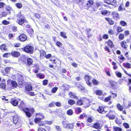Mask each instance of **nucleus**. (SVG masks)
Instances as JSON below:
<instances>
[{"label":"nucleus","instance_id":"obj_1","mask_svg":"<svg viewBox=\"0 0 131 131\" xmlns=\"http://www.w3.org/2000/svg\"><path fill=\"white\" fill-rule=\"evenodd\" d=\"M22 49L23 51L27 53H31L33 52L34 48L31 46L27 45L22 48Z\"/></svg>","mask_w":131,"mask_h":131},{"label":"nucleus","instance_id":"obj_2","mask_svg":"<svg viewBox=\"0 0 131 131\" xmlns=\"http://www.w3.org/2000/svg\"><path fill=\"white\" fill-rule=\"evenodd\" d=\"M90 102V100L86 99V97H84L83 99V104L85 105L86 107H88L89 106Z\"/></svg>","mask_w":131,"mask_h":131},{"label":"nucleus","instance_id":"obj_3","mask_svg":"<svg viewBox=\"0 0 131 131\" xmlns=\"http://www.w3.org/2000/svg\"><path fill=\"white\" fill-rule=\"evenodd\" d=\"M84 78L87 84L90 86H91L92 84L89 82L91 79V77L89 75H86L85 76Z\"/></svg>","mask_w":131,"mask_h":131},{"label":"nucleus","instance_id":"obj_4","mask_svg":"<svg viewBox=\"0 0 131 131\" xmlns=\"http://www.w3.org/2000/svg\"><path fill=\"white\" fill-rule=\"evenodd\" d=\"M110 84L111 85L113 89H115L116 88L117 86V83L115 81H112V80H109V81Z\"/></svg>","mask_w":131,"mask_h":131},{"label":"nucleus","instance_id":"obj_5","mask_svg":"<svg viewBox=\"0 0 131 131\" xmlns=\"http://www.w3.org/2000/svg\"><path fill=\"white\" fill-rule=\"evenodd\" d=\"M23 110L26 113V116L28 117L31 116V114L29 112V109L28 108H24L23 109Z\"/></svg>","mask_w":131,"mask_h":131},{"label":"nucleus","instance_id":"obj_6","mask_svg":"<svg viewBox=\"0 0 131 131\" xmlns=\"http://www.w3.org/2000/svg\"><path fill=\"white\" fill-rule=\"evenodd\" d=\"M18 83L20 85H22L24 81L23 76L21 75H18Z\"/></svg>","mask_w":131,"mask_h":131},{"label":"nucleus","instance_id":"obj_7","mask_svg":"<svg viewBox=\"0 0 131 131\" xmlns=\"http://www.w3.org/2000/svg\"><path fill=\"white\" fill-rule=\"evenodd\" d=\"M27 38V36L24 34H21L19 36V40L22 41H25Z\"/></svg>","mask_w":131,"mask_h":131},{"label":"nucleus","instance_id":"obj_8","mask_svg":"<svg viewBox=\"0 0 131 131\" xmlns=\"http://www.w3.org/2000/svg\"><path fill=\"white\" fill-rule=\"evenodd\" d=\"M97 111L100 113L102 114H104L107 112L105 110V109L102 106H100L99 107V108L97 109Z\"/></svg>","mask_w":131,"mask_h":131},{"label":"nucleus","instance_id":"obj_9","mask_svg":"<svg viewBox=\"0 0 131 131\" xmlns=\"http://www.w3.org/2000/svg\"><path fill=\"white\" fill-rule=\"evenodd\" d=\"M107 43L108 46L111 48H112L114 46L112 41L110 39L108 40L107 41L105 42V43Z\"/></svg>","mask_w":131,"mask_h":131},{"label":"nucleus","instance_id":"obj_10","mask_svg":"<svg viewBox=\"0 0 131 131\" xmlns=\"http://www.w3.org/2000/svg\"><path fill=\"white\" fill-rule=\"evenodd\" d=\"M11 54L12 56L15 57H18L19 56L20 53L19 52L17 51H13L11 53Z\"/></svg>","mask_w":131,"mask_h":131},{"label":"nucleus","instance_id":"obj_11","mask_svg":"<svg viewBox=\"0 0 131 131\" xmlns=\"http://www.w3.org/2000/svg\"><path fill=\"white\" fill-rule=\"evenodd\" d=\"M112 14L113 16V17L114 19H117L119 18V15L117 13L115 12H114L112 13Z\"/></svg>","mask_w":131,"mask_h":131},{"label":"nucleus","instance_id":"obj_12","mask_svg":"<svg viewBox=\"0 0 131 131\" xmlns=\"http://www.w3.org/2000/svg\"><path fill=\"white\" fill-rule=\"evenodd\" d=\"M69 95L71 98L76 100H77L78 99V97L76 96V94L73 93L71 92L70 93H69Z\"/></svg>","mask_w":131,"mask_h":131},{"label":"nucleus","instance_id":"obj_13","mask_svg":"<svg viewBox=\"0 0 131 131\" xmlns=\"http://www.w3.org/2000/svg\"><path fill=\"white\" fill-rule=\"evenodd\" d=\"M13 121L14 123L16 124L18 122L19 118L17 115H14L13 117Z\"/></svg>","mask_w":131,"mask_h":131},{"label":"nucleus","instance_id":"obj_14","mask_svg":"<svg viewBox=\"0 0 131 131\" xmlns=\"http://www.w3.org/2000/svg\"><path fill=\"white\" fill-rule=\"evenodd\" d=\"M62 124L63 125V127L64 128H69V124H68V122L66 121H64L63 122Z\"/></svg>","mask_w":131,"mask_h":131},{"label":"nucleus","instance_id":"obj_15","mask_svg":"<svg viewBox=\"0 0 131 131\" xmlns=\"http://www.w3.org/2000/svg\"><path fill=\"white\" fill-rule=\"evenodd\" d=\"M121 45L122 47L124 49H126L128 46L126 42L124 41H122L121 43Z\"/></svg>","mask_w":131,"mask_h":131},{"label":"nucleus","instance_id":"obj_16","mask_svg":"<svg viewBox=\"0 0 131 131\" xmlns=\"http://www.w3.org/2000/svg\"><path fill=\"white\" fill-rule=\"evenodd\" d=\"M44 117L42 115L40 117H37L35 118V119L34 121L36 123H38L40 122V120L41 119L43 118Z\"/></svg>","mask_w":131,"mask_h":131},{"label":"nucleus","instance_id":"obj_17","mask_svg":"<svg viewBox=\"0 0 131 131\" xmlns=\"http://www.w3.org/2000/svg\"><path fill=\"white\" fill-rule=\"evenodd\" d=\"M18 103L17 100L15 99L12 100L10 101V103L14 106L17 105Z\"/></svg>","mask_w":131,"mask_h":131},{"label":"nucleus","instance_id":"obj_18","mask_svg":"<svg viewBox=\"0 0 131 131\" xmlns=\"http://www.w3.org/2000/svg\"><path fill=\"white\" fill-rule=\"evenodd\" d=\"M106 116L108 117L110 119H114L115 117V116L114 115H110L109 113H108Z\"/></svg>","mask_w":131,"mask_h":131},{"label":"nucleus","instance_id":"obj_19","mask_svg":"<svg viewBox=\"0 0 131 131\" xmlns=\"http://www.w3.org/2000/svg\"><path fill=\"white\" fill-rule=\"evenodd\" d=\"M32 86L30 84L27 85L26 86V90L27 91H29L31 90L32 89Z\"/></svg>","mask_w":131,"mask_h":131},{"label":"nucleus","instance_id":"obj_20","mask_svg":"<svg viewBox=\"0 0 131 131\" xmlns=\"http://www.w3.org/2000/svg\"><path fill=\"white\" fill-rule=\"evenodd\" d=\"M25 22H27L26 21L24 18H21L19 20L18 23L20 25H22Z\"/></svg>","mask_w":131,"mask_h":131},{"label":"nucleus","instance_id":"obj_21","mask_svg":"<svg viewBox=\"0 0 131 131\" xmlns=\"http://www.w3.org/2000/svg\"><path fill=\"white\" fill-rule=\"evenodd\" d=\"M32 60L30 58H29L27 59V63H26L27 65H30L32 64Z\"/></svg>","mask_w":131,"mask_h":131},{"label":"nucleus","instance_id":"obj_22","mask_svg":"<svg viewBox=\"0 0 131 131\" xmlns=\"http://www.w3.org/2000/svg\"><path fill=\"white\" fill-rule=\"evenodd\" d=\"M0 49L2 51L6 50L7 49V47L5 44H3L1 46Z\"/></svg>","mask_w":131,"mask_h":131},{"label":"nucleus","instance_id":"obj_23","mask_svg":"<svg viewBox=\"0 0 131 131\" xmlns=\"http://www.w3.org/2000/svg\"><path fill=\"white\" fill-rule=\"evenodd\" d=\"M105 19L111 25H112L114 23V21L110 19L109 18H106Z\"/></svg>","mask_w":131,"mask_h":131},{"label":"nucleus","instance_id":"obj_24","mask_svg":"<svg viewBox=\"0 0 131 131\" xmlns=\"http://www.w3.org/2000/svg\"><path fill=\"white\" fill-rule=\"evenodd\" d=\"M11 83L12 84V86L14 88L16 87L17 85V82L15 81H11Z\"/></svg>","mask_w":131,"mask_h":131},{"label":"nucleus","instance_id":"obj_25","mask_svg":"<svg viewBox=\"0 0 131 131\" xmlns=\"http://www.w3.org/2000/svg\"><path fill=\"white\" fill-rule=\"evenodd\" d=\"M93 127L96 129L99 128H100V124L98 123H95L93 125Z\"/></svg>","mask_w":131,"mask_h":131},{"label":"nucleus","instance_id":"obj_26","mask_svg":"<svg viewBox=\"0 0 131 131\" xmlns=\"http://www.w3.org/2000/svg\"><path fill=\"white\" fill-rule=\"evenodd\" d=\"M117 107L118 109L121 111H122L123 108V107L119 104H118L117 105Z\"/></svg>","mask_w":131,"mask_h":131},{"label":"nucleus","instance_id":"obj_27","mask_svg":"<svg viewBox=\"0 0 131 131\" xmlns=\"http://www.w3.org/2000/svg\"><path fill=\"white\" fill-rule=\"evenodd\" d=\"M75 103V101L72 99H70L68 100V103L71 105L74 104Z\"/></svg>","mask_w":131,"mask_h":131},{"label":"nucleus","instance_id":"obj_28","mask_svg":"<svg viewBox=\"0 0 131 131\" xmlns=\"http://www.w3.org/2000/svg\"><path fill=\"white\" fill-rule=\"evenodd\" d=\"M124 66L125 67L128 68H131V64L128 63H124Z\"/></svg>","mask_w":131,"mask_h":131},{"label":"nucleus","instance_id":"obj_29","mask_svg":"<svg viewBox=\"0 0 131 131\" xmlns=\"http://www.w3.org/2000/svg\"><path fill=\"white\" fill-rule=\"evenodd\" d=\"M96 93L97 95L100 96L102 95L103 92L101 90H97L96 91Z\"/></svg>","mask_w":131,"mask_h":131},{"label":"nucleus","instance_id":"obj_30","mask_svg":"<svg viewBox=\"0 0 131 131\" xmlns=\"http://www.w3.org/2000/svg\"><path fill=\"white\" fill-rule=\"evenodd\" d=\"M0 87L2 89H5L6 88V85L3 83H1L0 84Z\"/></svg>","mask_w":131,"mask_h":131},{"label":"nucleus","instance_id":"obj_31","mask_svg":"<svg viewBox=\"0 0 131 131\" xmlns=\"http://www.w3.org/2000/svg\"><path fill=\"white\" fill-rule=\"evenodd\" d=\"M36 76L37 77H38L40 79L44 78L45 77L44 75L40 73L37 74H36Z\"/></svg>","mask_w":131,"mask_h":131},{"label":"nucleus","instance_id":"obj_32","mask_svg":"<svg viewBox=\"0 0 131 131\" xmlns=\"http://www.w3.org/2000/svg\"><path fill=\"white\" fill-rule=\"evenodd\" d=\"M66 33L64 32H61L60 33V35L63 37L64 38H66L67 37L66 35Z\"/></svg>","mask_w":131,"mask_h":131},{"label":"nucleus","instance_id":"obj_33","mask_svg":"<svg viewBox=\"0 0 131 131\" xmlns=\"http://www.w3.org/2000/svg\"><path fill=\"white\" fill-rule=\"evenodd\" d=\"M108 4H109L113 5L116 2L115 0H110V1H108Z\"/></svg>","mask_w":131,"mask_h":131},{"label":"nucleus","instance_id":"obj_34","mask_svg":"<svg viewBox=\"0 0 131 131\" xmlns=\"http://www.w3.org/2000/svg\"><path fill=\"white\" fill-rule=\"evenodd\" d=\"M93 2L92 1H90L88 2L87 3V5L88 6H91L93 4Z\"/></svg>","mask_w":131,"mask_h":131},{"label":"nucleus","instance_id":"obj_35","mask_svg":"<svg viewBox=\"0 0 131 131\" xmlns=\"http://www.w3.org/2000/svg\"><path fill=\"white\" fill-rule=\"evenodd\" d=\"M113 128L115 131H122L121 128L119 127L114 126Z\"/></svg>","mask_w":131,"mask_h":131},{"label":"nucleus","instance_id":"obj_36","mask_svg":"<svg viewBox=\"0 0 131 131\" xmlns=\"http://www.w3.org/2000/svg\"><path fill=\"white\" fill-rule=\"evenodd\" d=\"M93 83L95 85H97L99 83V82L95 79H93L92 80Z\"/></svg>","mask_w":131,"mask_h":131},{"label":"nucleus","instance_id":"obj_37","mask_svg":"<svg viewBox=\"0 0 131 131\" xmlns=\"http://www.w3.org/2000/svg\"><path fill=\"white\" fill-rule=\"evenodd\" d=\"M16 6L18 8L20 9L23 6L22 5L21 3H17L16 5Z\"/></svg>","mask_w":131,"mask_h":131},{"label":"nucleus","instance_id":"obj_38","mask_svg":"<svg viewBox=\"0 0 131 131\" xmlns=\"http://www.w3.org/2000/svg\"><path fill=\"white\" fill-rule=\"evenodd\" d=\"M67 113L69 115H71L73 113V112L72 110H69L67 111Z\"/></svg>","mask_w":131,"mask_h":131},{"label":"nucleus","instance_id":"obj_39","mask_svg":"<svg viewBox=\"0 0 131 131\" xmlns=\"http://www.w3.org/2000/svg\"><path fill=\"white\" fill-rule=\"evenodd\" d=\"M83 104V101L81 100H79L77 102V104L78 105H81Z\"/></svg>","mask_w":131,"mask_h":131},{"label":"nucleus","instance_id":"obj_40","mask_svg":"<svg viewBox=\"0 0 131 131\" xmlns=\"http://www.w3.org/2000/svg\"><path fill=\"white\" fill-rule=\"evenodd\" d=\"M40 56H45L46 54V52L45 51H43L42 50L41 51H40Z\"/></svg>","mask_w":131,"mask_h":131},{"label":"nucleus","instance_id":"obj_41","mask_svg":"<svg viewBox=\"0 0 131 131\" xmlns=\"http://www.w3.org/2000/svg\"><path fill=\"white\" fill-rule=\"evenodd\" d=\"M115 73L117 77H121L122 74L120 72L118 71L115 72Z\"/></svg>","mask_w":131,"mask_h":131},{"label":"nucleus","instance_id":"obj_42","mask_svg":"<svg viewBox=\"0 0 131 131\" xmlns=\"http://www.w3.org/2000/svg\"><path fill=\"white\" fill-rule=\"evenodd\" d=\"M120 24L123 26H126L127 25L126 23L123 21H121L120 22Z\"/></svg>","mask_w":131,"mask_h":131},{"label":"nucleus","instance_id":"obj_43","mask_svg":"<svg viewBox=\"0 0 131 131\" xmlns=\"http://www.w3.org/2000/svg\"><path fill=\"white\" fill-rule=\"evenodd\" d=\"M11 68H12L10 67H7L5 69V71L6 73H8L10 72Z\"/></svg>","mask_w":131,"mask_h":131},{"label":"nucleus","instance_id":"obj_44","mask_svg":"<svg viewBox=\"0 0 131 131\" xmlns=\"http://www.w3.org/2000/svg\"><path fill=\"white\" fill-rule=\"evenodd\" d=\"M111 96H110L106 98L105 100L104 101L105 102H107L111 100Z\"/></svg>","mask_w":131,"mask_h":131},{"label":"nucleus","instance_id":"obj_45","mask_svg":"<svg viewBox=\"0 0 131 131\" xmlns=\"http://www.w3.org/2000/svg\"><path fill=\"white\" fill-rule=\"evenodd\" d=\"M2 23L4 25H7L9 24V22L6 20H4L2 21Z\"/></svg>","mask_w":131,"mask_h":131},{"label":"nucleus","instance_id":"obj_46","mask_svg":"<svg viewBox=\"0 0 131 131\" xmlns=\"http://www.w3.org/2000/svg\"><path fill=\"white\" fill-rule=\"evenodd\" d=\"M58 89V88L57 87H54L52 89V93H55L57 90Z\"/></svg>","mask_w":131,"mask_h":131},{"label":"nucleus","instance_id":"obj_47","mask_svg":"<svg viewBox=\"0 0 131 131\" xmlns=\"http://www.w3.org/2000/svg\"><path fill=\"white\" fill-rule=\"evenodd\" d=\"M19 106L20 107H23L25 106V104L23 102L21 101L20 102V104L19 105Z\"/></svg>","mask_w":131,"mask_h":131},{"label":"nucleus","instance_id":"obj_48","mask_svg":"<svg viewBox=\"0 0 131 131\" xmlns=\"http://www.w3.org/2000/svg\"><path fill=\"white\" fill-rule=\"evenodd\" d=\"M7 15V14L5 12H2L1 14L0 15V17L1 18L2 17L6 16Z\"/></svg>","mask_w":131,"mask_h":131},{"label":"nucleus","instance_id":"obj_49","mask_svg":"<svg viewBox=\"0 0 131 131\" xmlns=\"http://www.w3.org/2000/svg\"><path fill=\"white\" fill-rule=\"evenodd\" d=\"M96 6H97V7L101 6L102 5V4L101 2H97L96 3Z\"/></svg>","mask_w":131,"mask_h":131},{"label":"nucleus","instance_id":"obj_50","mask_svg":"<svg viewBox=\"0 0 131 131\" xmlns=\"http://www.w3.org/2000/svg\"><path fill=\"white\" fill-rule=\"evenodd\" d=\"M124 35L123 34H120L119 36V38L120 39L122 40L124 38Z\"/></svg>","mask_w":131,"mask_h":131},{"label":"nucleus","instance_id":"obj_51","mask_svg":"<svg viewBox=\"0 0 131 131\" xmlns=\"http://www.w3.org/2000/svg\"><path fill=\"white\" fill-rule=\"evenodd\" d=\"M104 48L105 51H107L109 53L110 52V51L109 48L107 46H105Z\"/></svg>","mask_w":131,"mask_h":131},{"label":"nucleus","instance_id":"obj_52","mask_svg":"<svg viewBox=\"0 0 131 131\" xmlns=\"http://www.w3.org/2000/svg\"><path fill=\"white\" fill-rule=\"evenodd\" d=\"M87 121L91 123L93 121V119L91 117H89L88 118Z\"/></svg>","mask_w":131,"mask_h":131},{"label":"nucleus","instance_id":"obj_53","mask_svg":"<svg viewBox=\"0 0 131 131\" xmlns=\"http://www.w3.org/2000/svg\"><path fill=\"white\" fill-rule=\"evenodd\" d=\"M123 125L126 128H128L129 127V125L126 123H124Z\"/></svg>","mask_w":131,"mask_h":131},{"label":"nucleus","instance_id":"obj_54","mask_svg":"<svg viewBox=\"0 0 131 131\" xmlns=\"http://www.w3.org/2000/svg\"><path fill=\"white\" fill-rule=\"evenodd\" d=\"M56 128L58 131H61V127L59 126H56Z\"/></svg>","mask_w":131,"mask_h":131},{"label":"nucleus","instance_id":"obj_55","mask_svg":"<svg viewBox=\"0 0 131 131\" xmlns=\"http://www.w3.org/2000/svg\"><path fill=\"white\" fill-rule=\"evenodd\" d=\"M107 11L106 10H104L101 12V13L102 14L105 15L107 14Z\"/></svg>","mask_w":131,"mask_h":131},{"label":"nucleus","instance_id":"obj_56","mask_svg":"<svg viewBox=\"0 0 131 131\" xmlns=\"http://www.w3.org/2000/svg\"><path fill=\"white\" fill-rule=\"evenodd\" d=\"M38 131H46V130L44 128L41 127H39L38 129Z\"/></svg>","mask_w":131,"mask_h":131},{"label":"nucleus","instance_id":"obj_57","mask_svg":"<svg viewBox=\"0 0 131 131\" xmlns=\"http://www.w3.org/2000/svg\"><path fill=\"white\" fill-rule=\"evenodd\" d=\"M103 37L104 39H107L108 38V37L107 35L104 34L103 36Z\"/></svg>","mask_w":131,"mask_h":131},{"label":"nucleus","instance_id":"obj_58","mask_svg":"<svg viewBox=\"0 0 131 131\" xmlns=\"http://www.w3.org/2000/svg\"><path fill=\"white\" fill-rule=\"evenodd\" d=\"M14 46L16 47H18L20 46V44L19 43H16L14 44Z\"/></svg>","mask_w":131,"mask_h":131},{"label":"nucleus","instance_id":"obj_59","mask_svg":"<svg viewBox=\"0 0 131 131\" xmlns=\"http://www.w3.org/2000/svg\"><path fill=\"white\" fill-rule=\"evenodd\" d=\"M48 83V80H45L43 82V84L44 85L47 84Z\"/></svg>","mask_w":131,"mask_h":131},{"label":"nucleus","instance_id":"obj_60","mask_svg":"<svg viewBox=\"0 0 131 131\" xmlns=\"http://www.w3.org/2000/svg\"><path fill=\"white\" fill-rule=\"evenodd\" d=\"M51 61L53 63H56L57 61L55 59H53V58H51Z\"/></svg>","mask_w":131,"mask_h":131},{"label":"nucleus","instance_id":"obj_61","mask_svg":"<svg viewBox=\"0 0 131 131\" xmlns=\"http://www.w3.org/2000/svg\"><path fill=\"white\" fill-rule=\"evenodd\" d=\"M116 119H116L115 120V122L118 125L121 124V122L119 120H118L117 118H116Z\"/></svg>","mask_w":131,"mask_h":131},{"label":"nucleus","instance_id":"obj_62","mask_svg":"<svg viewBox=\"0 0 131 131\" xmlns=\"http://www.w3.org/2000/svg\"><path fill=\"white\" fill-rule=\"evenodd\" d=\"M56 105L59 107H60L61 106V104L59 102H57L55 103Z\"/></svg>","mask_w":131,"mask_h":131},{"label":"nucleus","instance_id":"obj_63","mask_svg":"<svg viewBox=\"0 0 131 131\" xmlns=\"http://www.w3.org/2000/svg\"><path fill=\"white\" fill-rule=\"evenodd\" d=\"M5 4L2 2H0V8H2L5 5Z\"/></svg>","mask_w":131,"mask_h":131},{"label":"nucleus","instance_id":"obj_64","mask_svg":"<svg viewBox=\"0 0 131 131\" xmlns=\"http://www.w3.org/2000/svg\"><path fill=\"white\" fill-rule=\"evenodd\" d=\"M39 125V126H41V125H45V123H44L43 122H40L39 123H38Z\"/></svg>","mask_w":131,"mask_h":131}]
</instances>
